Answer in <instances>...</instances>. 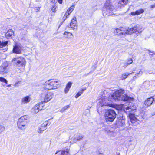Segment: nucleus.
I'll return each mask as SVG.
<instances>
[{"instance_id": "1", "label": "nucleus", "mask_w": 155, "mask_h": 155, "mask_svg": "<svg viewBox=\"0 0 155 155\" xmlns=\"http://www.w3.org/2000/svg\"><path fill=\"white\" fill-rule=\"evenodd\" d=\"M60 87V84L58 81L50 79L45 81L43 88L45 90H51L57 89Z\"/></svg>"}, {"instance_id": "2", "label": "nucleus", "mask_w": 155, "mask_h": 155, "mask_svg": "<svg viewBox=\"0 0 155 155\" xmlns=\"http://www.w3.org/2000/svg\"><path fill=\"white\" fill-rule=\"evenodd\" d=\"M116 114L112 109H108L105 110L104 116L106 121L113 122L116 118Z\"/></svg>"}, {"instance_id": "3", "label": "nucleus", "mask_w": 155, "mask_h": 155, "mask_svg": "<svg viewBox=\"0 0 155 155\" xmlns=\"http://www.w3.org/2000/svg\"><path fill=\"white\" fill-rule=\"evenodd\" d=\"M28 122V118L25 115L19 118L17 122V126L18 128L21 129H24Z\"/></svg>"}, {"instance_id": "4", "label": "nucleus", "mask_w": 155, "mask_h": 155, "mask_svg": "<svg viewBox=\"0 0 155 155\" xmlns=\"http://www.w3.org/2000/svg\"><path fill=\"white\" fill-rule=\"evenodd\" d=\"M17 61L15 64L18 67H20L21 68H25L26 64V61L25 58L22 57H19L17 58H14L12 60V62L15 61Z\"/></svg>"}, {"instance_id": "5", "label": "nucleus", "mask_w": 155, "mask_h": 155, "mask_svg": "<svg viewBox=\"0 0 155 155\" xmlns=\"http://www.w3.org/2000/svg\"><path fill=\"white\" fill-rule=\"evenodd\" d=\"M124 93V91L122 89H120L115 91L113 94L111 95H109V98L110 99L120 100V98L121 95Z\"/></svg>"}, {"instance_id": "6", "label": "nucleus", "mask_w": 155, "mask_h": 155, "mask_svg": "<svg viewBox=\"0 0 155 155\" xmlns=\"http://www.w3.org/2000/svg\"><path fill=\"white\" fill-rule=\"evenodd\" d=\"M53 96V94L52 92H47L46 93H41L40 94L39 98L41 100L44 99L43 101L44 103H47L52 98Z\"/></svg>"}, {"instance_id": "7", "label": "nucleus", "mask_w": 155, "mask_h": 155, "mask_svg": "<svg viewBox=\"0 0 155 155\" xmlns=\"http://www.w3.org/2000/svg\"><path fill=\"white\" fill-rule=\"evenodd\" d=\"M114 33L117 36L130 34L129 30L127 28L123 27H120L115 29Z\"/></svg>"}, {"instance_id": "8", "label": "nucleus", "mask_w": 155, "mask_h": 155, "mask_svg": "<svg viewBox=\"0 0 155 155\" xmlns=\"http://www.w3.org/2000/svg\"><path fill=\"white\" fill-rule=\"evenodd\" d=\"M113 6L110 0H107L103 8V11L104 12L110 13L113 9Z\"/></svg>"}, {"instance_id": "9", "label": "nucleus", "mask_w": 155, "mask_h": 155, "mask_svg": "<svg viewBox=\"0 0 155 155\" xmlns=\"http://www.w3.org/2000/svg\"><path fill=\"white\" fill-rule=\"evenodd\" d=\"M44 103L43 101L36 104L33 107V110L35 113H37L40 111L44 109Z\"/></svg>"}, {"instance_id": "10", "label": "nucleus", "mask_w": 155, "mask_h": 155, "mask_svg": "<svg viewBox=\"0 0 155 155\" xmlns=\"http://www.w3.org/2000/svg\"><path fill=\"white\" fill-rule=\"evenodd\" d=\"M129 30V31H132V33H134L137 34L141 33L143 30L142 27L137 25L130 28Z\"/></svg>"}, {"instance_id": "11", "label": "nucleus", "mask_w": 155, "mask_h": 155, "mask_svg": "<svg viewBox=\"0 0 155 155\" xmlns=\"http://www.w3.org/2000/svg\"><path fill=\"white\" fill-rule=\"evenodd\" d=\"M153 96L147 98L144 101V104L146 107L150 106L153 103L155 102Z\"/></svg>"}, {"instance_id": "12", "label": "nucleus", "mask_w": 155, "mask_h": 155, "mask_svg": "<svg viewBox=\"0 0 155 155\" xmlns=\"http://www.w3.org/2000/svg\"><path fill=\"white\" fill-rule=\"evenodd\" d=\"M21 47L18 44L16 43L13 46L12 52L16 54H19L21 53Z\"/></svg>"}, {"instance_id": "13", "label": "nucleus", "mask_w": 155, "mask_h": 155, "mask_svg": "<svg viewBox=\"0 0 155 155\" xmlns=\"http://www.w3.org/2000/svg\"><path fill=\"white\" fill-rule=\"evenodd\" d=\"M77 24L76 18L75 16H74L71 19L70 23V27L74 30L76 29L77 28Z\"/></svg>"}, {"instance_id": "14", "label": "nucleus", "mask_w": 155, "mask_h": 155, "mask_svg": "<svg viewBox=\"0 0 155 155\" xmlns=\"http://www.w3.org/2000/svg\"><path fill=\"white\" fill-rule=\"evenodd\" d=\"M49 120L45 121L39 127V132H41L46 129V126L50 124V123L49 122Z\"/></svg>"}, {"instance_id": "15", "label": "nucleus", "mask_w": 155, "mask_h": 155, "mask_svg": "<svg viewBox=\"0 0 155 155\" xmlns=\"http://www.w3.org/2000/svg\"><path fill=\"white\" fill-rule=\"evenodd\" d=\"M51 3H54V5L51 8V10L53 12H55L56 7L55 4L58 2L59 4H62L63 3V0H50Z\"/></svg>"}, {"instance_id": "16", "label": "nucleus", "mask_w": 155, "mask_h": 155, "mask_svg": "<svg viewBox=\"0 0 155 155\" xmlns=\"http://www.w3.org/2000/svg\"><path fill=\"white\" fill-rule=\"evenodd\" d=\"M14 34L13 30L12 29H9L5 33V36L7 39H10L12 38V36Z\"/></svg>"}, {"instance_id": "17", "label": "nucleus", "mask_w": 155, "mask_h": 155, "mask_svg": "<svg viewBox=\"0 0 155 155\" xmlns=\"http://www.w3.org/2000/svg\"><path fill=\"white\" fill-rule=\"evenodd\" d=\"M128 2V0H120L118 2L117 7V8H119L124 7L127 5Z\"/></svg>"}, {"instance_id": "18", "label": "nucleus", "mask_w": 155, "mask_h": 155, "mask_svg": "<svg viewBox=\"0 0 155 155\" xmlns=\"http://www.w3.org/2000/svg\"><path fill=\"white\" fill-rule=\"evenodd\" d=\"M144 10L142 8L138 9L135 12H132L130 14L132 16H135L136 15H138L142 14L144 12Z\"/></svg>"}, {"instance_id": "19", "label": "nucleus", "mask_w": 155, "mask_h": 155, "mask_svg": "<svg viewBox=\"0 0 155 155\" xmlns=\"http://www.w3.org/2000/svg\"><path fill=\"white\" fill-rule=\"evenodd\" d=\"M128 117L130 118L131 122L132 123H134L137 122V120L134 114L130 113L128 114Z\"/></svg>"}, {"instance_id": "20", "label": "nucleus", "mask_w": 155, "mask_h": 155, "mask_svg": "<svg viewBox=\"0 0 155 155\" xmlns=\"http://www.w3.org/2000/svg\"><path fill=\"white\" fill-rule=\"evenodd\" d=\"M116 123L117 125L122 126L125 124V120L121 117L117 118L116 121Z\"/></svg>"}, {"instance_id": "21", "label": "nucleus", "mask_w": 155, "mask_h": 155, "mask_svg": "<svg viewBox=\"0 0 155 155\" xmlns=\"http://www.w3.org/2000/svg\"><path fill=\"white\" fill-rule=\"evenodd\" d=\"M72 84V83L71 82H69L67 83L66 86L64 90V91L65 93L66 94L68 92L70 89L71 87Z\"/></svg>"}, {"instance_id": "22", "label": "nucleus", "mask_w": 155, "mask_h": 155, "mask_svg": "<svg viewBox=\"0 0 155 155\" xmlns=\"http://www.w3.org/2000/svg\"><path fill=\"white\" fill-rule=\"evenodd\" d=\"M30 101V97L29 96H27L21 99V103L23 104L27 103Z\"/></svg>"}, {"instance_id": "23", "label": "nucleus", "mask_w": 155, "mask_h": 155, "mask_svg": "<svg viewBox=\"0 0 155 155\" xmlns=\"http://www.w3.org/2000/svg\"><path fill=\"white\" fill-rule=\"evenodd\" d=\"M131 97L128 96L127 94H124L122 95L121 97V100L124 101L130 100L131 99Z\"/></svg>"}, {"instance_id": "24", "label": "nucleus", "mask_w": 155, "mask_h": 155, "mask_svg": "<svg viewBox=\"0 0 155 155\" xmlns=\"http://www.w3.org/2000/svg\"><path fill=\"white\" fill-rule=\"evenodd\" d=\"M86 88H84L80 90L75 95V97L77 98L78 97L81 95L83 93V91L86 90Z\"/></svg>"}, {"instance_id": "25", "label": "nucleus", "mask_w": 155, "mask_h": 155, "mask_svg": "<svg viewBox=\"0 0 155 155\" xmlns=\"http://www.w3.org/2000/svg\"><path fill=\"white\" fill-rule=\"evenodd\" d=\"M132 73H123L122 74L121 77V79L122 80H124L130 74H131Z\"/></svg>"}, {"instance_id": "26", "label": "nucleus", "mask_w": 155, "mask_h": 155, "mask_svg": "<svg viewBox=\"0 0 155 155\" xmlns=\"http://www.w3.org/2000/svg\"><path fill=\"white\" fill-rule=\"evenodd\" d=\"M83 137V136L81 134L77 135L76 137L74 138V139L77 141H80L81 140Z\"/></svg>"}, {"instance_id": "27", "label": "nucleus", "mask_w": 155, "mask_h": 155, "mask_svg": "<svg viewBox=\"0 0 155 155\" xmlns=\"http://www.w3.org/2000/svg\"><path fill=\"white\" fill-rule=\"evenodd\" d=\"M8 41H6L3 42H1L0 41V48H2L3 47L6 46L8 43Z\"/></svg>"}, {"instance_id": "28", "label": "nucleus", "mask_w": 155, "mask_h": 155, "mask_svg": "<svg viewBox=\"0 0 155 155\" xmlns=\"http://www.w3.org/2000/svg\"><path fill=\"white\" fill-rule=\"evenodd\" d=\"M74 8V5H72L70 6V8L68 9L67 12L70 14L73 12Z\"/></svg>"}, {"instance_id": "29", "label": "nucleus", "mask_w": 155, "mask_h": 155, "mask_svg": "<svg viewBox=\"0 0 155 155\" xmlns=\"http://www.w3.org/2000/svg\"><path fill=\"white\" fill-rule=\"evenodd\" d=\"M74 8V5H72L70 6V8L68 9L67 12L70 14L73 12Z\"/></svg>"}, {"instance_id": "30", "label": "nucleus", "mask_w": 155, "mask_h": 155, "mask_svg": "<svg viewBox=\"0 0 155 155\" xmlns=\"http://www.w3.org/2000/svg\"><path fill=\"white\" fill-rule=\"evenodd\" d=\"M64 35H66V37L67 38H69L72 35V33L65 31L63 33Z\"/></svg>"}, {"instance_id": "31", "label": "nucleus", "mask_w": 155, "mask_h": 155, "mask_svg": "<svg viewBox=\"0 0 155 155\" xmlns=\"http://www.w3.org/2000/svg\"><path fill=\"white\" fill-rule=\"evenodd\" d=\"M133 60L132 58H130L128 59L127 61L126 64L125 65V67L127 66L128 65H129L132 64L133 62Z\"/></svg>"}, {"instance_id": "32", "label": "nucleus", "mask_w": 155, "mask_h": 155, "mask_svg": "<svg viewBox=\"0 0 155 155\" xmlns=\"http://www.w3.org/2000/svg\"><path fill=\"white\" fill-rule=\"evenodd\" d=\"M70 15L67 12H66L64 16L63 17V19L64 21H65L68 18V16Z\"/></svg>"}, {"instance_id": "33", "label": "nucleus", "mask_w": 155, "mask_h": 155, "mask_svg": "<svg viewBox=\"0 0 155 155\" xmlns=\"http://www.w3.org/2000/svg\"><path fill=\"white\" fill-rule=\"evenodd\" d=\"M0 81L5 83V84H7L8 81L5 78H4L3 77H0Z\"/></svg>"}, {"instance_id": "34", "label": "nucleus", "mask_w": 155, "mask_h": 155, "mask_svg": "<svg viewBox=\"0 0 155 155\" xmlns=\"http://www.w3.org/2000/svg\"><path fill=\"white\" fill-rule=\"evenodd\" d=\"M70 107V106L69 105H67L66 106L64 107L61 110V111L62 112H64L68 108Z\"/></svg>"}, {"instance_id": "35", "label": "nucleus", "mask_w": 155, "mask_h": 155, "mask_svg": "<svg viewBox=\"0 0 155 155\" xmlns=\"http://www.w3.org/2000/svg\"><path fill=\"white\" fill-rule=\"evenodd\" d=\"M5 127L2 126L0 125V134L5 130Z\"/></svg>"}, {"instance_id": "36", "label": "nucleus", "mask_w": 155, "mask_h": 155, "mask_svg": "<svg viewBox=\"0 0 155 155\" xmlns=\"http://www.w3.org/2000/svg\"><path fill=\"white\" fill-rule=\"evenodd\" d=\"M150 8L152 9L155 8V3L153 5H151L150 6Z\"/></svg>"}, {"instance_id": "37", "label": "nucleus", "mask_w": 155, "mask_h": 155, "mask_svg": "<svg viewBox=\"0 0 155 155\" xmlns=\"http://www.w3.org/2000/svg\"><path fill=\"white\" fill-rule=\"evenodd\" d=\"M65 150H62L60 155H64L65 153Z\"/></svg>"}, {"instance_id": "38", "label": "nucleus", "mask_w": 155, "mask_h": 155, "mask_svg": "<svg viewBox=\"0 0 155 155\" xmlns=\"http://www.w3.org/2000/svg\"><path fill=\"white\" fill-rule=\"evenodd\" d=\"M130 109V108L129 107H125L124 108V110H129Z\"/></svg>"}, {"instance_id": "39", "label": "nucleus", "mask_w": 155, "mask_h": 155, "mask_svg": "<svg viewBox=\"0 0 155 155\" xmlns=\"http://www.w3.org/2000/svg\"><path fill=\"white\" fill-rule=\"evenodd\" d=\"M65 151H66L65 152H67V153H69V150L68 149H67Z\"/></svg>"}, {"instance_id": "40", "label": "nucleus", "mask_w": 155, "mask_h": 155, "mask_svg": "<svg viewBox=\"0 0 155 155\" xmlns=\"http://www.w3.org/2000/svg\"><path fill=\"white\" fill-rule=\"evenodd\" d=\"M60 151V150H57L56 152L55 153V154H56L58 152H59Z\"/></svg>"}, {"instance_id": "41", "label": "nucleus", "mask_w": 155, "mask_h": 155, "mask_svg": "<svg viewBox=\"0 0 155 155\" xmlns=\"http://www.w3.org/2000/svg\"><path fill=\"white\" fill-rule=\"evenodd\" d=\"M98 155H104L103 153H99Z\"/></svg>"}, {"instance_id": "42", "label": "nucleus", "mask_w": 155, "mask_h": 155, "mask_svg": "<svg viewBox=\"0 0 155 155\" xmlns=\"http://www.w3.org/2000/svg\"><path fill=\"white\" fill-rule=\"evenodd\" d=\"M103 105H108L110 107H111V106L110 105H107V104H105V105H104V104H103Z\"/></svg>"}, {"instance_id": "43", "label": "nucleus", "mask_w": 155, "mask_h": 155, "mask_svg": "<svg viewBox=\"0 0 155 155\" xmlns=\"http://www.w3.org/2000/svg\"><path fill=\"white\" fill-rule=\"evenodd\" d=\"M117 155H120V153H117Z\"/></svg>"}, {"instance_id": "44", "label": "nucleus", "mask_w": 155, "mask_h": 155, "mask_svg": "<svg viewBox=\"0 0 155 155\" xmlns=\"http://www.w3.org/2000/svg\"><path fill=\"white\" fill-rule=\"evenodd\" d=\"M19 69H20L21 68H19Z\"/></svg>"}]
</instances>
